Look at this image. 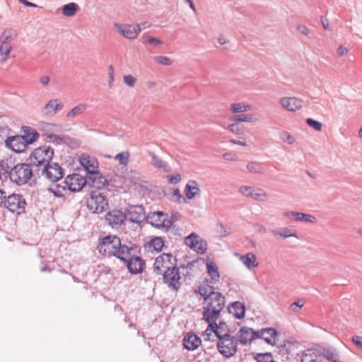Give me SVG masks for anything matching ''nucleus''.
Here are the masks:
<instances>
[{"instance_id": "nucleus-2", "label": "nucleus", "mask_w": 362, "mask_h": 362, "mask_svg": "<svg viewBox=\"0 0 362 362\" xmlns=\"http://www.w3.org/2000/svg\"><path fill=\"white\" fill-rule=\"evenodd\" d=\"M100 253L107 255H115L125 260L128 257L129 248L127 245H122L120 239L116 235H107L103 238L98 246Z\"/></svg>"}, {"instance_id": "nucleus-46", "label": "nucleus", "mask_w": 362, "mask_h": 362, "mask_svg": "<svg viewBox=\"0 0 362 362\" xmlns=\"http://www.w3.org/2000/svg\"><path fill=\"white\" fill-rule=\"evenodd\" d=\"M272 233H273L274 235L280 236V237H282L283 238H287L289 237L297 238L296 234L293 233H291V230L288 228H285L284 229L282 230V231L273 230Z\"/></svg>"}, {"instance_id": "nucleus-61", "label": "nucleus", "mask_w": 362, "mask_h": 362, "mask_svg": "<svg viewBox=\"0 0 362 362\" xmlns=\"http://www.w3.org/2000/svg\"><path fill=\"white\" fill-rule=\"evenodd\" d=\"M114 81V69L113 66L111 65L109 67V81H108V86L110 88L112 87V83Z\"/></svg>"}, {"instance_id": "nucleus-64", "label": "nucleus", "mask_w": 362, "mask_h": 362, "mask_svg": "<svg viewBox=\"0 0 362 362\" xmlns=\"http://www.w3.org/2000/svg\"><path fill=\"white\" fill-rule=\"evenodd\" d=\"M50 78L49 76L44 75L40 78V82L43 86H47L49 83Z\"/></svg>"}, {"instance_id": "nucleus-47", "label": "nucleus", "mask_w": 362, "mask_h": 362, "mask_svg": "<svg viewBox=\"0 0 362 362\" xmlns=\"http://www.w3.org/2000/svg\"><path fill=\"white\" fill-rule=\"evenodd\" d=\"M283 215L289 218L290 220L300 221L302 213L293 211H285L283 212Z\"/></svg>"}, {"instance_id": "nucleus-30", "label": "nucleus", "mask_w": 362, "mask_h": 362, "mask_svg": "<svg viewBox=\"0 0 362 362\" xmlns=\"http://www.w3.org/2000/svg\"><path fill=\"white\" fill-rule=\"evenodd\" d=\"M127 267L131 273L138 274L143 269L144 263L139 257H133L129 259L126 258Z\"/></svg>"}, {"instance_id": "nucleus-16", "label": "nucleus", "mask_w": 362, "mask_h": 362, "mask_svg": "<svg viewBox=\"0 0 362 362\" xmlns=\"http://www.w3.org/2000/svg\"><path fill=\"white\" fill-rule=\"evenodd\" d=\"M279 105L284 110L295 112L302 108V100L296 97L284 96L279 98Z\"/></svg>"}, {"instance_id": "nucleus-19", "label": "nucleus", "mask_w": 362, "mask_h": 362, "mask_svg": "<svg viewBox=\"0 0 362 362\" xmlns=\"http://www.w3.org/2000/svg\"><path fill=\"white\" fill-rule=\"evenodd\" d=\"M6 145L16 153L24 152L28 148L26 141L21 135L8 137L6 140Z\"/></svg>"}, {"instance_id": "nucleus-56", "label": "nucleus", "mask_w": 362, "mask_h": 362, "mask_svg": "<svg viewBox=\"0 0 362 362\" xmlns=\"http://www.w3.org/2000/svg\"><path fill=\"white\" fill-rule=\"evenodd\" d=\"M152 165L158 168H161L164 167V164L163 161L156 156L154 154L152 155Z\"/></svg>"}, {"instance_id": "nucleus-59", "label": "nucleus", "mask_w": 362, "mask_h": 362, "mask_svg": "<svg viewBox=\"0 0 362 362\" xmlns=\"http://www.w3.org/2000/svg\"><path fill=\"white\" fill-rule=\"evenodd\" d=\"M352 342L360 349H362V337L360 336H354L351 339Z\"/></svg>"}, {"instance_id": "nucleus-57", "label": "nucleus", "mask_w": 362, "mask_h": 362, "mask_svg": "<svg viewBox=\"0 0 362 362\" xmlns=\"http://www.w3.org/2000/svg\"><path fill=\"white\" fill-rule=\"evenodd\" d=\"M147 42L151 45H156V46L161 45L163 43V41L160 40V39L156 38L155 37H152V36L147 37Z\"/></svg>"}, {"instance_id": "nucleus-18", "label": "nucleus", "mask_w": 362, "mask_h": 362, "mask_svg": "<svg viewBox=\"0 0 362 362\" xmlns=\"http://www.w3.org/2000/svg\"><path fill=\"white\" fill-rule=\"evenodd\" d=\"M42 173L52 182H57L63 176L62 169L57 163L48 164L43 168Z\"/></svg>"}, {"instance_id": "nucleus-14", "label": "nucleus", "mask_w": 362, "mask_h": 362, "mask_svg": "<svg viewBox=\"0 0 362 362\" xmlns=\"http://www.w3.org/2000/svg\"><path fill=\"white\" fill-rule=\"evenodd\" d=\"M185 244L197 253L202 254L207 249L206 242L196 233H191L185 238Z\"/></svg>"}, {"instance_id": "nucleus-51", "label": "nucleus", "mask_w": 362, "mask_h": 362, "mask_svg": "<svg viewBox=\"0 0 362 362\" xmlns=\"http://www.w3.org/2000/svg\"><path fill=\"white\" fill-rule=\"evenodd\" d=\"M124 83L129 87H133L136 84V78L132 75H125L123 76Z\"/></svg>"}, {"instance_id": "nucleus-23", "label": "nucleus", "mask_w": 362, "mask_h": 362, "mask_svg": "<svg viewBox=\"0 0 362 362\" xmlns=\"http://www.w3.org/2000/svg\"><path fill=\"white\" fill-rule=\"evenodd\" d=\"M79 163L85 170L91 175L97 173L98 169V163L95 158L88 154H83L79 157Z\"/></svg>"}, {"instance_id": "nucleus-34", "label": "nucleus", "mask_w": 362, "mask_h": 362, "mask_svg": "<svg viewBox=\"0 0 362 362\" xmlns=\"http://www.w3.org/2000/svg\"><path fill=\"white\" fill-rule=\"evenodd\" d=\"M21 136L23 137V139H25L28 146L29 144H33L38 139L40 136L39 134L35 129L28 127L23 129V134Z\"/></svg>"}, {"instance_id": "nucleus-54", "label": "nucleus", "mask_w": 362, "mask_h": 362, "mask_svg": "<svg viewBox=\"0 0 362 362\" xmlns=\"http://www.w3.org/2000/svg\"><path fill=\"white\" fill-rule=\"evenodd\" d=\"M296 29L303 35L307 36L310 34V30L305 25L298 24Z\"/></svg>"}, {"instance_id": "nucleus-35", "label": "nucleus", "mask_w": 362, "mask_h": 362, "mask_svg": "<svg viewBox=\"0 0 362 362\" xmlns=\"http://www.w3.org/2000/svg\"><path fill=\"white\" fill-rule=\"evenodd\" d=\"M214 327L215 330V336L218 338V340L223 337H226V336H230L228 334V326L223 322H219L218 323L216 321L214 322Z\"/></svg>"}, {"instance_id": "nucleus-33", "label": "nucleus", "mask_w": 362, "mask_h": 362, "mask_svg": "<svg viewBox=\"0 0 362 362\" xmlns=\"http://www.w3.org/2000/svg\"><path fill=\"white\" fill-rule=\"evenodd\" d=\"M200 192L199 184L194 180H190L185 186V195L189 199H193Z\"/></svg>"}, {"instance_id": "nucleus-17", "label": "nucleus", "mask_w": 362, "mask_h": 362, "mask_svg": "<svg viewBox=\"0 0 362 362\" xmlns=\"http://www.w3.org/2000/svg\"><path fill=\"white\" fill-rule=\"evenodd\" d=\"M279 337V332L273 327L263 328L257 331V339H262L272 346L276 345Z\"/></svg>"}, {"instance_id": "nucleus-20", "label": "nucleus", "mask_w": 362, "mask_h": 362, "mask_svg": "<svg viewBox=\"0 0 362 362\" xmlns=\"http://www.w3.org/2000/svg\"><path fill=\"white\" fill-rule=\"evenodd\" d=\"M105 220L112 228H117L126 220L125 213L117 209L112 210L106 214Z\"/></svg>"}, {"instance_id": "nucleus-26", "label": "nucleus", "mask_w": 362, "mask_h": 362, "mask_svg": "<svg viewBox=\"0 0 362 362\" xmlns=\"http://www.w3.org/2000/svg\"><path fill=\"white\" fill-rule=\"evenodd\" d=\"M202 343L201 339L195 334L189 332L183 339L184 347L189 351L197 349Z\"/></svg>"}, {"instance_id": "nucleus-58", "label": "nucleus", "mask_w": 362, "mask_h": 362, "mask_svg": "<svg viewBox=\"0 0 362 362\" xmlns=\"http://www.w3.org/2000/svg\"><path fill=\"white\" fill-rule=\"evenodd\" d=\"M168 180L171 184H176L181 180V176L179 174L168 175Z\"/></svg>"}, {"instance_id": "nucleus-45", "label": "nucleus", "mask_w": 362, "mask_h": 362, "mask_svg": "<svg viewBox=\"0 0 362 362\" xmlns=\"http://www.w3.org/2000/svg\"><path fill=\"white\" fill-rule=\"evenodd\" d=\"M279 137H280V139L287 144H289V145H293L296 143V138L294 136H293L291 134H290L287 131H281L279 134Z\"/></svg>"}, {"instance_id": "nucleus-60", "label": "nucleus", "mask_w": 362, "mask_h": 362, "mask_svg": "<svg viewBox=\"0 0 362 362\" xmlns=\"http://www.w3.org/2000/svg\"><path fill=\"white\" fill-rule=\"evenodd\" d=\"M223 158L228 161H235L238 159V156L232 153H226L223 155Z\"/></svg>"}, {"instance_id": "nucleus-11", "label": "nucleus", "mask_w": 362, "mask_h": 362, "mask_svg": "<svg viewBox=\"0 0 362 362\" xmlns=\"http://www.w3.org/2000/svg\"><path fill=\"white\" fill-rule=\"evenodd\" d=\"M146 220L148 223L158 228H169L171 225L168 214L162 211L150 212L146 216Z\"/></svg>"}, {"instance_id": "nucleus-3", "label": "nucleus", "mask_w": 362, "mask_h": 362, "mask_svg": "<svg viewBox=\"0 0 362 362\" xmlns=\"http://www.w3.org/2000/svg\"><path fill=\"white\" fill-rule=\"evenodd\" d=\"M62 183L63 184L62 185L61 184H57L50 189V190L57 197H62V190H65L66 189L72 192H78L81 190L86 184V180L82 175L74 173L68 175Z\"/></svg>"}, {"instance_id": "nucleus-38", "label": "nucleus", "mask_w": 362, "mask_h": 362, "mask_svg": "<svg viewBox=\"0 0 362 362\" xmlns=\"http://www.w3.org/2000/svg\"><path fill=\"white\" fill-rule=\"evenodd\" d=\"M318 354L319 351L317 349H307L302 354L301 362H318Z\"/></svg>"}, {"instance_id": "nucleus-28", "label": "nucleus", "mask_w": 362, "mask_h": 362, "mask_svg": "<svg viewBox=\"0 0 362 362\" xmlns=\"http://www.w3.org/2000/svg\"><path fill=\"white\" fill-rule=\"evenodd\" d=\"M238 257L239 260L245 265V267L249 270H252L254 268L258 267V261L257 257L252 252H247L246 255H236Z\"/></svg>"}, {"instance_id": "nucleus-31", "label": "nucleus", "mask_w": 362, "mask_h": 362, "mask_svg": "<svg viewBox=\"0 0 362 362\" xmlns=\"http://www.w3.org/2000/svg\"><path fill=\"white\" fill-rule=\"evenodd\" d=\"M228 311L237 319H243L245 317V308L243 303L236 301L228 306Z\"/></svg>"}, {"instance_id": "nucleus-32", "label": "nucleus", "mask_w": 362, "mask_h": 362, "mask_svg": "<svg viewBox=\"0 0 362 362\" xmlns=\"http://www.w3.org/2000/svg\"><path fill=\"white\" fill-rule=\"evenodd\" d=\"M252 109V105L246 102L233 103L230 105V110L233 114L244 113Z\"/></svg>"}, {"instance_id": "nucleus-53", "label": "nucleus", "mask_w": 362, "mask_h": 362, "mask_svg": "<svg viewBox=\"0 0 362 362\" xmlns=\"http://www.w3.org/2000/svg\"><path fill=\"white\" fill-rule=\"evenodd\" d=\"M300 221H305L309 223H315L317 222V218L313 215L302 213Z\"/></svg>"}, {"instance_id": "nucleus-48", "label": "nucleus", "mask_w": 362, "mask_h": 362, "mask_svg": "<svg viewBox=\"0 0 362 362\" xmlns=\"http://www.w3.org/2000/svg\"><path fill=\"white\" fill-rule=\"evenodd\" d=\"M154 61L164 66H170L173 64V61L168 57L163 55H158L154 57Z\"/></svg>"}, {"instance_id": "nucleus-41", "label": "nucleus", "mask_w": 362, "mask_h": 362, "mask_svg": "<svg viewBox=\"0 0 362 362\" xmlns=\"http://www.w3.org/2000/svg\"><path fill=\"white\" fill-rule=\"evenodd\" d=\"M248 173L252 174H262L264 173L262 164L256 161H250L246 165Z\"/></svg>"}, {"instance_id": "nucleus-39", "label": "nucleus", "mask_w": 362, "mask_h": 362, "mask_svg": "<svg viewBox=\"0 0 362 362\" xmlns=\"http://www.w3.org/2000/svg\"><path fill=\"white\" fill-rule=\"evenodd\" d=\"M324 356L332 362H343L340 359V354L338 350L334 348H328L323 352Z\"/></svg>"}, {"instance_id": "nucleus-43", "label": "nucleus", "mask_w": 362, "mask_h": 362, "mask_svg": "<svg viewBox=\"0 0 362 362\" xmlns=\"http://www.w3.org/2000/svg\"><path fill=\"white\" fill-rule=\"evenodd\" d=\"M78 8V5L76 3L71 2L65 4L62 7V13L64 16L67 17L74 16Z\"/></svg>"}, {"instance_id": "nucleus-24", "label": "nucleus", "mask_w": 362, "mask_h": 362, "mask_svg": "<svg viewBox=\"0 0 362 362\" xmlns=\"http://www.w3.org/2000/svg\"><path fill=\"white\" fill-rule=\"evenodd\" d=\"M18 32L13 27H6L0 33V43L11 45V42L17 39Z\"/></svg>"}, {"instance_id": "nucleus-1", "label": "nucleus", "mask_w": 362, "mask_h": 362, "mask_svg": "<svg viewBox=\"0 0 362 362\" xmlns=\"http://www.w3.org/2000/svg\"><path fill=\"white\" fill-rule=\"evenodd\" d=\"M204 299L203 320L205 322L218 320L225 305V297L211 288L200 287L197 291Z\"/></svg>"}, {"instance_id": "nucleus-37", "label": "nucleus", "mask_w": 362, "mask_h": 362, "mask_svg": "<svg viewBox=\"0 0 362 362\" xmlns=\"http://www.w3.org/2000/svg\"><path fill=\"white\" fill-rule=\"evenodd\" d=\"M232 119L238 122L255 123L258 121V118L251 113L235 115Z\"/></svg>"}, {"instance_id": "nucleus-40", "label": "nucleus", "mask_w": 362, "mask_h": 362, "mask_svg": "<svg viewBox=\"0 0 362 362\" xmlns=\"http://www.w3.org/2000/svg\"><path fill=\"white\" fill-rule=\"evenodd\" d=\"M86 108L87 105L86 104L81 103L68 112L66 115V117L68 119H73L76 117L81 115L86 110Z\"/></svg>"}, {"instance_id": "nucleus-62", "label": "nucleus", "mask_w": 362, "mask_h": 362, "mask_svg": "<svg viewBox=\"0 0 362 362\" xmlns=\"http://www.w3.org/2000/svg\"><path fill=\"white\" fill-rule=\"evenodd\" d=\"M219 233L221 236L226 237L230 233V228L229 227L221 226Z\"/></svg>"}, {"instance_id": "nucleus-13", "label": "nucleus", "mask_w": 362, "mask_h": 362, "mask_svg": "<svg viewBox=\"0 0 362 362\" xmlns=\"http://www.w3.org/2000/svg\"><path fill=\"white\" fill-rule=\"evenodd\" d=\"M181 277L179 273V269L175 266L167 270L163 274V281L168 286L173 290H177L181 285Z\"/></svg>"}, {"instance_id": "nucleus-10", "label": "nucleus", "mask_w": 362, "mask_h": 362, "mask_svg": "<svg viewBox=\"0 0 362 362\" xmlns=\"http://www.w3.org/2000/svg\"><path fill=\"white\" fill-rule=\"evenodd\" d=\"M175 258L168 253H163L156 257L154 264L153 269L158 274H164L167 270H170L174 266Z\"/></svg>"}, {"instance_id": "nucleus-29", "label": "nucleus", "mask_w": 362, "mask_h": 362, "mask_svg": "<svg viewBox=\"0 0 362 362\" xmlns=\"http://www.w3.org/2000/svg\"><path fill=\"white\" fill-rule=\"evenodd\" d=\"M125 182L127 185L135 190L141 191L143 187L140 175L135 171H131L127 174Z\"/></svg>"}, {"instance_id": "nucleus-15", "label": "nucleus", "mask_w": 362, "mask_h": 362, "mask_svg": "<svg viewBox=\"0 0 362 362\" xmlns=\"http://www.w3.org/2000/svg\"><path fill=\"white\" fill-rule=\"evenodd\" d=\"M126 220L140 224L146 219L144 209L142 206H132L125 212Z\"/></svg>"}, {"instance_id": "nucleus-27", "label": "nucleus", "mask_w": 362, "mask_h": 362, "mask_svg": "<svg viewBox=\"0 0 362 362\" xmlns=\"http://www.w3.org/2000/svg\"><path fill=\"white\" fill-rule=\"evenodd\" d=\"M206 268L210 278V283L218 282L220 279V273L217 264L212 259H206Z\"/></svg>"}, {"instance_id": "nucleus-63", "label": "nucleus", "mask_w": 362, "mask_h": 362, "mask_svg": "<svg viewBox=\"0 0 362 362\" xmlns=\"http://www.w3.org/2000/svg\"><path fill=\"white\" fill-rule=\"evenodd\" d=\"M337 53L338 56L342 57L348 53V49L344 45H340L337 50Z\"/></svg>"}, {"instance_id": "nucleus-52", "label": "nucleus", "mask_w": 362, "mask_h": 362, "mask_svg": "<svg viewBox=\"0 0 362 362\" xmlns=\"http://www.w3.org/2000/svg\"><path fill=\"white\" fill-rule=\"evenodd\" d=\"M258 362H272V356L270 353L259 354L257 358Z\"/></svg>"}, {"instance_id": "nucleus-6", "label": "nucleus", "mask_w": 362, "mask_h": 362, "mask_svg": "<svg viewBox=\"0 0 362 362\" xmlns=\"http://www.w3.org/2000/svg\"><path fill=\"white\" fill-rule=\"evenodd\" d=\"M238 191L240 195L257 202H266L269 197L267 192L264 189L257 186L240 185Z\"/></svg>"}, {"instance_id": "nucleus-9", "label": "nucleus", "mask_w": 362, "mask_h": 362, "mask_svg": "<svg viewBox=\"0 0 362 362\" xmlns=\"http://www.w3.org/2000/svg\"><path fill=\"white\" fill-rule=\"evenodd\" d=\"M26 206L25 199L18 194H12L7 197L4 201V206L10 211L16 212L18 214L24 211Z\"/></svg>"}, {"instance_id": "nucleus-4", "label": "nucleus", "mask_w": 362, "mask_h": 362, "mask_svg": "<svg viewBox=\"0 0 362 362\" xmlns=\"http://www.w3.org/2000/svg\"><path fill=\"white\" fill-rule=\"evenodd\" d=\"M88 209L93 213L100 214L105 211L108 206L107 199L100 192H93L86 199Z\"/></svg>"}, {"instance_id": "nucleus-44", "label": "nucleus", "mask_w": 362, "mask_h": 362, "mask_svg": "<svg viewBox=\"0 0 362 362\" xmlns=\"http://www.w3.org/2000/svg\"><path fill=\"white\" fill-rule=\"evenodd\" d=\"M214 321L215 320H213L212 322H206L208 323V327L203 334L204 339L206 341H214V337H216L214 327Z\"/></svg>"}, {"instance_id": "nucleus-49", "label": "nucleus", "mask_w": 362, "mask_h": 362, "mask_svg": "<svg viewBox=\"0 0 362 362\" xmlns=\"http://www.w3.org/2000/svg\"><path fill=\"white\" fill-rule=\"evenodd\" d=\"M306 124L313 129L320 132L322 129V124L318 121H316L312 118H308L306 119Z\"/></svg>"}, {"instance_id": "nucleus-12", "label": "nucleus", "mask_w": 362, "mask_h": 362, "mask_svg": "<svg viewBox=\"0 0 362 362\" xmlns=\"http://www.w3.org/2000/svg\"><path fill=\"white\" fill-rule=\"evenodd\" d=\"M114 27L119 34L128 40H134L139 34V28L136 24L116 23Z\"/></svg>"}, {"instance_id": "nucleus-22", "label": "nucleus", "mask_w": 362, "mask_h": 362, "mask_svg": "<svg viewBox=\"0 0 362 362\" xmlns=\"http://www.w3.org/2000/svg\"><path fill=\"white\" fill-rule=\"evenodd\" d=\"M64 107L63 103L59 99L49 100L42 107V112L45 116L52 117Z\"/></svg>"}, {"instance_id": "nucleus-5", "label": "nucleus", "mask_w": 362, "mask_h": 362, "mask_svg": "<svg viewBox=\"0 0 362 362\" xmlns=\"http://www.w3.org/2000/svg\"><path fill=\"white\" fill-rule=\"evenodd\" d=\"M10 178L17 185L26 183L32 176V170L29 165L19 163L15 165L10 171Z\"/></svg>"}, {"instance_id": "nucleus-8", "label": "nucleus", "mask_w": 362, "mask_h": 362, "mask_svg": "<svg viewBox=\"0 0 362 362\" xmlns=\"http://www.w3.org/2000/svg\"><path fill=\"white\" fill-rule=\"evenodd\" d=\"M238 346V341L234 337L226 336L218 340L217 348L218 351L226 357L233 356Z\"/></svg>"}, {"instance_id": "nucleus-7", "label": "nucleus", "mask_w": 362, "mask_h": 362, "mask_svg": "<svg viewBox=\"0 0 362 362\" xmlns=\"http://www.w3.org/2000/svg\"><path fill=\"white\" fill-rule=\"evenodd\" d=\"M54 155L53 150L47 146L35 148L32 153L30 159L32 164L35 165L48 163Z\"/></svg>"}, {"instance_id": "nucleus-42", "label": "nucleus", "mask_w": 362, "mask_h": 362, "mask_svg": "<svg viewBox=\"0 0 362 362\" xmlns=\"http://www.w3.org/2000/svg\"><path fill=\"white\" fill-rule=\"evenodd\" d=\"M12 49V45L0 43V63H4L8 60Z\"/></svg>"}, {"instance_id": "nucleus-50", "label": "nucleus", "mask_w": 362, "mask_h": 362, "mask_svg": "<svg viewBox=\"0 0 362 362\" xmlns=\"http://www.w3.org/2000/svg\"><path fill=\"white\" fill-rule=\"evenodd\" d=\"M129 154L127 152L120 153L115 157L119 164L126 165L129 160Z\"/></svg>"}, {"instance_id": "nucleus-25", "label": "nucleus", "mask_w": 362, "mask_h": 362, "mask_svg": "<svg viewBox=\"0 0 362 362\" xmlns=\"http://www.w3.org/2000/svg\"><path fill=\"white\" fill-rule=\"evenodd\" d=\"M164 246V241L160 237H149L146 239L145 249L148 252H160Z\"/></svg>"}, {"instance_id": "nucleus-21", "label": "nucleus", "mask_w": 362, "mask_h": 362, "mask_svg": "<svg viewBox=\"0 0 362 362\" xmlns=\"http://www.w3.org/2000/svg\"><path fill=\"white\" fill-rule=\"evenodd\" d=\"M237 337L242 344H250L253 340L257 339V331L243 327L238 331Z\"/></svg>"}, {"instance_id": "nucleus-36", "label": "nucleus", "mask_w": 362, "mask_h": 362, "mask_svg": "<svg viewBox=\"0 0 362 362\" xmlns=\"http://www.w3.org/2000/svg\"><path fill=\"white\" fill-rule=\"evenodd\" d=\"M90 179L92 180L93 186L98 189H101L107 185V180L98 173H92L90 176Z\"/></svg>"}, {"instance_id": "nucleus-55", "label": "nucleus", "mask_w": 362, "mask_h": 362, "mask_svg": "<svg viewBox=\"0 0 362 362\" xmlns=\"http://www.w3.org/2000/svg\"><path fill=\"white\" fill-rule=\"evenodd\" d=\"M226 129L233 134H238L240 132V127L237 123L228 124Z\"/></svg>"}]
</instances>
